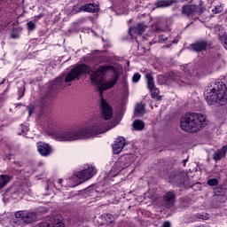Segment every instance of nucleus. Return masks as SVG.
<instances>
[{
    "mask_svg": "<svg viewBox=\"0 0 227 227\" xmlns=\"http://www.w3.org/2000/svg\"><path fill=\"white\" fill-rule=\"evenodd\" d=\"M141 79V74L139 73H136L132 77L133 82H139V80Z\"/></svg>",
    "mask_w": 227,
    "mask_h": 227,
    "instance_id": "obj_31",
    "label": "nucleus"
},
{
    "mask_svg": "<svg viewBox=\"0 0 227 227\" xmlns=\"http://www.w3.org/2000/svg\"><path fill=\"white\" fill-rule=\"evenodd\" d=\"M208 123L207 117L202 114L192 113L185 114L181 118L180 128L184 132H200L201 129H205Z\"/></svg>",
    "mask_w": 227,
    "mask_h": 227,
    "instance_id": "obj_4",
    "label": "nucleus"
},
{
    "mask_svg": "<svg viewBox=\"0 0 227 227\" xmlns=\"http://www.w3.org/2000/svg\"><path fill=\"white\" fill-rule=\"evenodd\" d=\"M133 128L135 130H143V129H145V122H143V121L137 120L133 121Z\"/></svg>",
    "mask_w": 227,
    "mask_h": 227,
    "instance_id": "obj_26",
    "label": "nucleus"
},
{
    "mask_svg": "<svg viewBox=\"0 0 227 227\" xmlns=\"http://www.w3.org/2000/svg\"><path fill=\"white\" fill-rule=\"evenodd\" d=\"M81 12H87L88 13H97L100 10V5L97 4H87L80 7Z\"/></svg>",
    "mask_w": 227,
    "mask_h": 227,
    "instance_id": "obj_13",
    "label": "nucleus"
},
{
    "mask_svg": "<svg viewBox=\"0 0 227 227\" xmlns=\"http://www.w3.org/2000/svg\"><path fill=\"white\" fill-rule=\"evenodd\" d=\"M184 74L187 77H198V69L194 66L184 67Z\"/></svg>",
    "mask_w": 227,
    "mask_h": 227,
    "instance_id": "obj_18",
    "label": "nucleus"
},
{
    "mask_svg": "<svg viewBox=\"0 0 227 227\" xmlns=\"http://www.w3.org/2000/svg\"><path fill=\"white\" fill-rule=\"evenodd\" d=\"M159 79H164L165 82H171V81H174L175 82H178L180 81V77L175 74V73H171L167 75H160Z\"/></svg>",
    "mask_w": 227,
    "mask_h": 227,
    "instance_id": "obj_19",
    "label": "nucleus"
},
{
    "mask_svg": "<svg viewBox=\"0 0 227 227\" xmlns=\"http://www.w3.org/2000/svg\"><path fill=\"white\" fill-rule=\"evenodd\" d=\"M124 162H127V159L121 158L120 160H118L117 163H115L114 169H118V171H121V169H125V168L129 166V163H127L126 165H123Z\"/></svg>",
    "mask_w": 227,
    "mask_h": 227,
    "instance_id": "obj_24",
    "label": "nucleus"
},
{
    "mask_svg": "<svg viewBox=\"0 0 227 227\" xmlns=\"http://www.w3.org/2000/svg\"><path fill=\"white\" fill-rule=\"evenodd\" d=\"M170 183H171V184H174V183H175V181H173V179H170Z\"/></svg>",
    "mask_w": 227,
    "mask_h": 227,
    "instance_id": "obj_43",
    "label": "nucleus"
},
{
    "mask_svg": "<svg viewBox=\"0 0 227 227\" xmlns=\"http://www.w3.org/2000/svg\"><path fill=\"white\" fill-rule=\"evenodd\" d=\"M226 153H227V145H223L222 148L216 150L213 153V160H215V162H217V160H221V159H224V157H226Z\"/></svg>",
    "mask_w": 227,
    "mask_h": 227,
    "instance_id": "obj_14",
    "label": "nucleus"
},
{
    "mask_svg": "<svg viewBox=\"0 0 227 227\" xmlns=\"http://www.w3.org/2000/svg\"><path fill=\"white\" fill-rule=\"evenodd\" d=\"M147 26L145 23L137 24L129 28V35L131 38H136V36H141L145 31H146Z\"/></svg>",
    "mask_w": 227,
    "mask_h": 227,
    "instance_id": "obj_10",
    "label": "nucleus"
},
{
    "mask_svg": "<svg viewBox=\"0 0 227 227\" xmlns=\"http://www.w3.org/2000/svg\"><path fill=\"white\" fill-rule=\"evenodd\" d=\"M223 37L225 40V42L223 43V47L227 51V32L223 35Z\"/></svg>",
    "mask_w": 227,
    "mask_h": 227,
    "instance_id": "obj_35",
    "label": "nucleus"
},
{
    "mask_svg": "<svg viewBox=\"0 0 227 227\" xmlns=\"http://www.w3.org/2000/svg\"><path fill=\"white\" fill-rule=\"evenodd\" d=\"M146 113L143 103L137 104L135 107V116H143Z\"/></svg>",
    "mask_w": 227,
    "mask_h": 227,
    "instance_id": "obj_23",
    "label": "nucleus"
},
{
    "mask_svg": "<svg viewBox=\"0 0 227 227\" xmlns=\"http://www.w3.org/2000/svg\"><path fill=\"white\" fill-rule=\"evenodd\" d=\"M159 41L161 43L168 42V43H169V45H171V43H178V40L173 39L171 36L168 37L162 34L159 35Z\"/></svg>",
    "mask_w": 227,
    "mask_h": 227,
    "instance_id": "obj_25",
    "label": "nucleus"
},
{
    "mask_svg": "<svg viewBox=\"0 0 227 227\" xmlns=\"http://www.w3.org/2000/svg\"><path fill=\"white\" fill-rule=\"evenodd\" d=\"M163 199L167 205H173L175 203V193L173 192H168L164 195Z\"/></svg>",
    "mask_w": 227,
    "mask_h": 227,
    "instance_id": "obj_22",
    "label": "nucleus"
},
{
    "mask_svg": "<svg viewBox=\"0 0 227 227\" xmlns=\"http://www.w3.org/2000/svg\"><path fill=\"white\" fill-rule=\"evenodd\" d=\"M102 217L106 221V224H111L113 223V221H114V218L111 214H105L102 215Z\"/></svg>",
    "mask_w": 227,
    "mask_h": 227,
    "instance_id": "obj_28",
    "label": "nucleus"
},
{
    "mask_svg": "<svg viewBox=\"0 0 227 227\" xmlns=\"http://www.w3.org/2000/svg\"><path fill=\"white\" fill-rule=\"evenodd\" d=\"M187 159H184V160H183V164H184V166H185V164H187Z\"/></svg>",
    "mask_w": 227,
    "mask_h": 227,
    "instance_id": "obj_39",
    "label": "nucleus"
},
{
    "mask_svg": "<svg viewBox=\"0 0 227 227\" xmlns=\"http://www.w3.org/2000/svg\"><path fill=\"white\" fill-rule=\"evenodd\" d=\"M151 91L152 98H157V100H160V97L159 96L160 90L157 88H153V90H149Z\"/></svg>",
    "mask_w": 227,
    "mask_h": 227,
    "instance_id": "obj_27",
    "label": "nucleus"
},
{
    "mask_svg": "<svg viewBox=\"0 0 227 227\" xmlns=\"http://www.w3.org/2000/svg\"><path fill=\"white\" fill-rule=\"evenodd\" d=\"M212 13L214 15L217 14V13H221V12H223V5H216L215 6L212 10H211Z\"/></svg>",
    "mask_w": 227,
    "mask_h": 227,
    "instance_id": "obj_29",
    "label": "nucleus"
},
{
    "mask_svg": "<svg viewBox=\"0 0 227 227\" xmlns=\"http://www.w3.org/2000/svg\"><path fill=\"white\" fill-rule=\"evenodd\" d=\"M125 146V137H119L114 144L113 145V150L114 153L115 155H118V153H121V151L123 150V147Z\"/></svg>",
    "mask_w": 227,
    "mask_h": 227,
    "instance_id": "obj_12",
    "label": "nucleus"
},
{
    "mask_svg": "<svg viewBox=\"0 0 227 227\" xmlns=\"http://www.w3.org/2000/svg\"><path fill=\"white\" fill-rule=\"evenodd\" d=\"M62 221L63 216L61 215H55L50 219V223H43L39 227H65Z\"/></svg>",
    "mask_w": 227,
    "mask_h": 227,
    "instance_id": "obj_9",
    "label": "nucleus"
},
{
    "mask_svg": "<svg viewBox=\"0 0 227 227\" xmlns=\"http://www.w3.org/2000/svg\"><path fill=\"white\" fill-rule=\"evenodd\" d=\"M11 38L16 39V38H19V35L15 34H12Z\"/></svg>",
    "mask_w": 227,
    "mask_h": 227,
    "instance_id": "obj_37",
    "label": "nucleus"
},
{
    "mask_svg": "<svg viewBox=\"0 0 227 227\" xmlns=\"http://www.w3.org/2000/svg\"><path fill=\"white\" fill-rule=\"evenodd\" d=\"M215 29H221V27H220V26H217V27H215Z\"/></svg>",
    "mask_w": 227,
    "mask_h": 227,
    "instance_id": "obj_42",
    "label": "nucleus"
},
{
    "mask_svg": "<svg viewBox=\"0 0 227 227\" xmlns=\"http://www.w3.org/2000/svg\"><path fill=\"white\" fill-rule=\"evenodd\" d=\"M35 27H36V25L33 21H29L27 23V28L29 31H33V29H35Z\"/></svg>",
    "mask_w": 227,
    "mask_h": 227,
    "instance_id": "obj_32",
    "label": "nucleus"
},
{
    "mask_svg": "<svg viewBox=\"0 0 227 227\" xmlns=\"http://www.w3.org/2000/svg\"><path fill=\"white\" fill-rule=\"evenodd\" d=\"M74 175L76 178H79V180H83V182H86V180H90V178H93V176L97 175V168L91 165H87L84 167V169L75 173Z\"/></svg>",
    "mask_w": 227,
    "mask_h": 227,
    "instance_id": "obj_7",
    "label": "nucleus"
},
{
    "mask_svg": "<svg viewBox=\"0 0 227 227\" xmlns=\"http://www.w3.org/2000/svg\"><path fill=\"white\" fill-rule=\"evenodd\" d=\"M10 157H12V154H9V155L7 156L8 159H10Z\"/></svg>",
    "mask_w": 227,
    "mask_h": 227,
    "instance_id": "obj_44",
    "label": "nucleus"
},
{
    "mask_svg": "<svg viewBox=\"0 0 227 227\" xmlns=\"http://www.w3.org/2000/svg\"><path fill=\"white\" fill-rule=\"evenodd\" d=\"M207 45H208V43L205 40H201L192 43V49L195 52H201V51H205L207 49Z\"/></svg>",
    "mask_w": 227,
    "mask_h": 227,
    "instance_id": "obj_15",
    "label": "nucleus"
},
{
    "mask_svg": "<svg viewBox=\"0 0 227 227\" xmlns=\"http://www.w3.org/2000/svg\"><path fill=\"white\" fill-rule=\"evenodd\" d=\"M91 69L86 64H80L73 68L66 76L65 82H72V81H79V76L82 74H90Z\"/></svg>",
    "mask_w": 227,
    "mask_h": 227,
    "instance_id": "obj_5",
    "label": "nucleus"
},
{
    "mask_svg": "<svg viewBox=\"0 0 227 227\" xmlns=\"http://www.w3.org/2000/svg\"><path fill=\"white\" fill-rule=\"evenodd\" d=\"M217 184H219V181L215 178H212L207 181V184H209L210 187H214V186L217 185Z\"/></svg>",
    "mask_w": 227,
    "mask_h": 227,
    "instance_id": "obj_30",
    "label": "nucleus"
},
{
    "mask_svg": "<svg viewBox=\"0 0 227 227\" xmlns=\"http://www.w3.org/2000/svg\"><path fill=\"white\" fill-rule=\"evenodd\" d=\"M204 96L209 106H212V104L224 106L227 102L226 85L221 80L212 82L210 86L206 90Z\"/></svg>",
    "mask_w": 227,
    "mask_h": 227,
    "instance_id": "obj_3",
    "label": "nucleus"
},
{
    "mask_svg": "<svg viewBox=\"0 0 227 227\" xmlns=\"http://www.w3.org/2000/svg\"><path fill=\"white\" fill-rule=\"evenodd\" d=\"M12 180H13V176L12 175H0V191L4 189Z\"/></svg>",
    "mask_w": 227,
    "mask_h": 227,
    "instance_id": "obj_16",
    "label": "nucleus"
},
{
    "mask_svg": "<svg viewBox=\"0 0 227 227\" xmlns=\"http://www.w3.org/2000/svg\"><path fill=\"white\" fill-rule=\"evenodd\" d=\"M33 113H35V106L30 105L28 106V114H29V116H31V114H33Z\"/></svg>",
    "mask_w": 227,
    "mask_h": 227,
    "instance_id": "obj_33",
    "label": "nucleus"
},
{
    "mask_svg": "<svg viewBox=\"0 0 227 227\" xmlns=\"http://www.w3.org/2000/svg\"><path fill=\"white\" fill-rule=\"evenodd\" d=\"M120 75L113 66H100L96 71L90 74L91 82L98 86L99 95L101 97L100 111L104 120H111L113 118V108L109 103L102 98V93L106 90H110L116 84Z\"/></svg>",
    "mask_w": 227,
    "mask_h": 227,
    "instance_id": "obj_1",
    "label": "nucleus"
},
{
    "mask_svg": "<svg viewBox=\"0 0 227 227\" xmlns=\"http://www.w3.org/2000/svg\"><path fill=\"white\" fill-rule=\"evenodd\" d=\"M183 15H187V17H196V15H201L203 13V9L196 7L194 4L184 5L182 8Z\"/></svg>",
    "mask_w": 227,
    "mask_h": 227,
    "instance_id": "obj_8",
    "label": "nucleus"
},
{
    "mask_svg": "<svg viewBox=\"0 0 227 227\" xmlns=\"http://www.w3.org/2000/svg\"><path fill=\"white\" fill-rule=\"evenodd\" d=\"M177 185L184 184V180L176 181Z\"/></svg>",
    "mask_w": 227,
    "mask_h": 227,
    "instance_id": "obj_38",
    "label": "nucleus"
},
{
    "mask_svg": "<svg viewBox=\"0 0 227 227\" xmlns=\"http://www.w3.org/2000/svg\"><path fill=\"white\" fill-rule=\"evenodd\" d=\"M37 152H39L42 157H49L52 153V147L45 142H38L36 144Z\"/></svg>",
    "mask_w": 227,
    "mask_h": 227,
    "instance_id": "obj_11",
    "label": "nucleus"
},
{
    "mask_svg": "<svg viewBox=\"0 0 227 227\" xmlns=\"http://www.w3.org/2000/svg\"><path fill=\"white\" fill-rule=\"evenodd\" d=\"M218 35H220V38L223 36V35H221V34H218Z\"/></svg>",
    "mask_w": 227,
    "mask_h": 227,
    "instance_id": "obj_46",
    "label": "nucleus"
},
{
    "mask_svg": "<svg viewBox=\"0 0 227 227\" xmlns=\"http://www.w3.org/2000/svg\"><path fill=\"white\" fill-rule=\"evenodd\" d=\"M179 178H180V176H176L174 177L175 182H176V180H178Z\"/></svg>",
    "mask_w": 227,
    "mask_h": 227,
    "instance_id": "obj_40",
    "label": "nucleus"
},
{
    "mask_svg": "<svg viewBox=\"0 0 227 227\" xmlns=\"http://www.w3.org/2000/svg\"><path fill=\"white\" fill-rule=\"evenodd\" d=\"M57 81H61V78L57 79Z\"/></svg>",
    "mask_w": 227,
    "mask_h": 227,
    "instance_id": "obj_45",
    "label": "nucleus"
},
{
    "mask_svg": "<svg viewBox=\"0 0 227 227\" xmlns=\"http://www.w3.org/2000/svg\"><path fill=\"white\" fill-rule=\"evenodd\" d=\"M145 79L147 81L148 90H153V88H155V82H153V75H152V73L147 72L145 74Z\"/></svg>",
    "mask_w": 227,
    "mask_h": 227,
    "instance_id": "obj_21",
    "label": "nucleus"
},
{
    "mask_svg": "<svg viewBox=\"0 0 227 227\" xmlns=\"http://www.w3.org/2000/svg\"><path fill=\"white\" fill-rule=\"evenodd\" d=\"M154 30L157 31V32H159V31H160V27H159L156 26Z\"/></svg>",
    "mask_w": 227,
    "mask_h": 227,
    "instance_id": "obj_41",
    "label": "nucleus"
},
{
    "mask_svg": "<svg viewBox=\"0 0 227 227\" xmlns=\"http://www.w3.org/2000/svg\"><path fill=\"white\" fill-rule=\"evenodd\" d=\"M176 3V0H158L155 3L157 8H166L167 6H171V4Z\"/></svg>",
    "mask_w": 227,
    "mask_h": 227,
    "instance_id": "obj_20",
    "label": "nucleus"
},
{
    "mask_svg": "<svg viewBox=\"0 0 227 227\" xmlns=\"http://www.w3.org/2000/svg\"><path fill=\"white\" fill-rule=\"evenodd\" d=\"M57 184H59V186H55L56 189H61V187H63V179H59Z\"/></svg>",
    "mask_w": 227,
    "mask_h": 227,
    "instance_id": "obj_36",
    "label": "nucleus"
},
{
    "mask_svg": "<svg viewBox=\"0 0 227 227\" xmlns=\"http://www.w3.org/2000/svg\"><path fill=\"white\" fill-rule=\"evenodd\" d=\"M18 217H21L24 224H31L35 221H38V212L36 211H17Z\"/></svg>",
    "mask_w": 227,
    "mask_h": 227,
    "instance_id": "obj_6",
    "label": "nucleus"
},
{
    "mask_svg": "<svg viewBox=\"0 0 227 227\" xmlns=\"http://www.w3.org/2000/svg\"><path fill=\"white\" fill-rule=\"evenodd\" d=\"M9 224L11 227H24L25 225L22 217L18 216L17 212L15 213V217L10 221Z\"/></svg>",
    "mask_w": 227,
    "mask_h": 227,
    "instance_id": "obj_17",
    "label": "nucleus"
},
{
    "mask_svg": "<svg viewBox=\"0 0 227 227\" xmlns=\"http://www.w3.org/2000/svg\"><path fill=\"white\" fill-rule=\"evenodd\" d=\"M29 130V128L27 125H21V132L22 134H26Z\"/></svg>",
    "mask_w": 227,
    "mask_h": 227,
    "instance_id": "obj_34",
    "label": "nucleus"
},
{
    "mask_svg": "<svg viewBox=\"0 0 227 227\" xmlns=\"http://www.w3.org/2000/svg\"><path fill=\"white\" fill-rule=\"evenodd\" d=\"M56 122L49 124L50 136L56 141H60L61 143H72V141H79L81 139H88L92 136H98V134H104L109 130V129H105L106 123H104V119H100L92 123L90 127L78 129H67L62 131H56Z\"/></svg>",
    "mask_w": 227,
    "mask_h": 227,
    "instance_id": "obj_2",
    "label": "nucleus"
}]
</instances>
